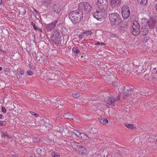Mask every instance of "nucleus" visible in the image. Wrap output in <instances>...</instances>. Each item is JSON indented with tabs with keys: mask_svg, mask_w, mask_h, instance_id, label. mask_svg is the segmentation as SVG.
I'll use <instances>...</instances> for the list:
<instances>
[{
	"mask_svg": "<svg viewBox=\"0 0 157 157\" xmlns=\"http://www.w3.org/2000/svg\"><path fill=\"white\" fill-rule=\"evenodd\" d=\"M149 39V37L147 36L144 37L143 38V41L144 42L146 43Z\"/></svg>",
	"mask_w": 157,
	"mask_h": 157,
	"instance_id": "42",
	"label": "nucleus"
},
{
	"mask_svg": "<svg viewBox=\"0 0 157 157\" xmlns=\"http://www.w3.org/2000/svg\"><path fill=\"white\" fill-rule=\"evenodd\" d=\"M124 125L128 128L132 129L134 128V125L133 124H129L126 123L124 124Z\"/></svg>",
	"mask_w": 157,
	"mask_h": 157,
	"instance_id": "27",
	"label": "nucleus"
},
{
	"mask_svg": "<svg viewBox=\"0 0 157 157\" xmlns=\"http://www.w3.org/2000/svg\"><path fill=\"white\" fill-rule=\"evenodd\" d=\"M49 74L50 73H48L47 74L44 73L43 76L44 78V79L46 78L47 80H48V81H50V80H52V79H51V78H50L49 77H48V75H49Z\"/></svg>",
	"mask_w": 157,
	"mask_h": 157,
	"instance_id": "31",
	"label": "nucleus"
},
{
	"mask_svg": "<svg viewBox=\"0 0 157 157\" xmlns=\"http://www.w3.org/2000/svg\"><path fill=\"white\" fill-rule=\"evenodd\" d=\"M122 69V72H123L124 74H127L129 73V67L128 65H125L123 66Z\"/></svg>",
	"mask_w": 157,
	"mask_h": 157,
	"instance_id": "17",
	"label": "nucleus"
},
{
	"mask_svg": "<svg viewBox=\"0 0 157 157\" xmlns=\"http://www.w3.org/2000/svg\"><path fill=\"white\" fill-rule=\"evenodd\" d=\"M105 44L103 43H100V45H105Z\"/></svg>",
	"mask_w": 157,
	"mask_h": 157,
	"instance_id": "58",
	"label": "nucleus"
},
{
	"mask_svg": "<svg viewBox=\"0 0 157 157\" xmlns=\"http://www.w3.org/2000/svg\"><path fill=\"white\" fill-rule=\"evenodd\" d=\"M2 137H4L5 138H10L9 137V136L7 135V133L6 132H5L3 133V134L2 135Z\"/></svg>",
	"mask_w": 157,
	"mask_h": 157,
	"instance_id": "37",
	"label": "nucleus"
},
{
	"mask_svg": "<svg viewBox=\"0 0 157 157\" xmlns=\"http://www.w3.org/2000/svg\"><path fill=\"white\" fill-rule=\"evenodd\" d=\"M31 25H32L33 27L34 26V25H35V24L32 22L31 23Z\"/></svg>",
	"mask_w": 157,
	"mask_h": 157,
	"instance_id": "55",
	"label": "nucleus"
},
{
	"mask_svg": "<svg viewBox=\"0 0 157 157\" xmlns=\"http://www.w3.org/2000/svg\"><path fill=\"white\" fill-rule=\"evenodd\" d=\"M151 73V76L152 78H157V70L156 68H154L152 70Z\"/></svg>",
	"mask_w": 157,
	"mask_h": 157,
	"instance_id": "22",
	"label": "nucleus"
},
{
	"mask_svg": "<svg viewBox=\"0 0 157 157\" xmlns=\"http://www.w3.org/2000/svg\"><path fill=\"white\" fill-rule=\"evenodd\" d=\"M33 141L34 142H36V138H34L33 139Z\"/></svg>",
	"mask_w": 157,
	"mask_h": 157,
	"instance_id": "56",
	"label": "nucleus"
},
{
	"mask_svg": "<svg viewBox=\"0 0 157 157\" xmlns=\"http://www.w3.org/2000/svg\"><path fill=\"white\" fill-rule=\"evenodd\" d=\"M68 16L73 24H77L80 22L83 19V12L78 9L76 10L72 11L69 14Z\"/></svg>",
	"mask_w": 157,
	"mask_h": 157,
	"instance_id": "1",
	"label": "nucleus"
},
{
	"mask_svg": "<svg viewBox=\"0 0 157 157\" xmlns=\"http://www.w3.org/2000/svg\"><path fill=\"white\" fill-rule=\"evenodd\" d=\"M133 29L132 31V34L135 36L137 35L140 32V25L139 22L136 21H134L132 24Z\"/></svg>",
	"mask_w": 157,
	"mask_h": 157,
	"instance_id": "5",
	"label": "nucleus"
},
{
	"mask_svg": "<svg viewBox=\"0 0 157 157\" xmlns=\"http://www.w3.org/2000/svg\"><path fill=\"white\" fill-rule=\"evenodd\" d=\"M132 90L133 91V92H132V94H134V97L136 96H137V93L138 92V90L136 89L135 90Z\"/></svg>",
	"mask_w": 157,
	"mask_h": 157,
	"instance_id": "39",
	"label": "nucleus"
},
{
	"mask_svg": "<svg viewBox=\"0 0 157 157\" xmlns=\"http://www.w3.org/2000/svg\"><path fill=\"white\" fill-rule=\"evenodd\" d=\"M58 99V98H53L51 99V101L52 102L53 106H56L57 105Z\"/></svg>",
	"mask_w": 157,
	"mask_h": 157,
	"instance_id": "25",
	"label": "nucleus"
},
{
	"mask_svg": "<svg viewBox=\"0 0 157 157\" xmlns=\"http://www.w3.org/2000/svg\"><path fill=\"white\" fill-rule=\"evenodd\" d=\"M146 66L140 65L137 67L136 68V71L138 74L141 72H144L145 70L146 69Z\"/></svg>",
	"mask_w": 157,
	"mask_h": 157,
	"instance_id": "13",
	"label": "nucleus"
},
{
	"mask_svg": "<svg viewBox=\"0 0 157 157\" xmlns=\"http://www.w3.org/2000/svg\"><path fill=\"white\" fill-rule=\"evenodd\" d=\"M29 68L32 69L33 67L32 65L31 64H29Z\"/></svg>",
	"mask_w": 157,
	"mask_h": 157,
	"instance_id": "54",
	"label": "nucleus"
},
{
	"mask_svg": "<svg viewBox=\"0 0 157 157\" xmlns=\"http://www.w3.org/2000/svg\"><path fill=\"white\" fill-rule=\"evenodd\" d=\"M79 10L82 11L86 13H89L92 10V7L90 5L88 2H84L80 3L79 4L78 8Z\"/></svg>",
	"mask_w": 157,
	"mask_h": 157,
	"instance_id": "3",
	"label": "nucleus"
},
{
	"mask_svg": "<svg viewBox=\"0 0 157 157\" xmlns=\"http://www.w3.org/2000/svg\"><path fill=\"white\" fill-rule=\"evenodd\" d=\"M77 151L78 153L82 155H84L87 153V151L86 148L84 147L81 146Z\"/></svg>",
	"mask_w": 157,
	"mask_h": 157,
	"instance_id": "12",
	"label": "nucleus"
},
{
	"mask_svg": "<svg viewBox=\"0 0 157 157\" xmlns=\"http://www.w3.org/2000/svg\"><path fill=\"white\" fill-rule=\"evenodd\" d=\"M51 2V0H42V5L46 7H48Z\"/></svg>",
	"mask_w": 157,
	"mask_h": 157,
	"instance_id": "19",
	"label": "nucleus"
},
{
	"mask_svg": "<svg viewBox=\"0 0 157 157\" xmlns=\"http://www.w3.org/2000/svg\"><path fill=\"white\" fill-rule=\"evenodd\" d=\"M58 20H55L51 23L48 24L46 26V29L48 31H50L54 29L58 22Z\"/></svg>",
	"mask_w": 157,
	"mask_h": 157,
	"instance_id": "10",
	"label": "nucleus"
},
{
	"mask_svg": "<svg viewBox=\"0 0 157 157\" xmlns=\"http://www.w3.org/2000/svg\"><path fill=\"white\" fill-rule=\"evenodd\" d=\"M27 73L28 75H32L33 74V72L30 70H29L27 71Z\"/></svg>",
	"mask_w": 157,
	"mask_h": 157,
	"instance_id": "40",
	"label": "nucleus"
},
{
	"mask_svg": "<svg viewBox=\"0 0 157 157\" xmlns=\"http://www.w3.org/2000/svg\"><path fill=\"white\" fill-rule=\"evenodd\" d=\"M33 29L35 30H36L37 29H39V28L36 27V25H34V26L33 27Z\"/></svg>",
	"mask_w": 157,
	"mask_h": 157,
	"instance_id": "50",
	"label": "nucleus"
},
{
	"mask_svg": "<svg viewBox=\"0 0 157 157\" xmlns=\"http://www.w3.org/2000/svg\"><path fill=\"white\" fill-rule=\"evenodd\" d=\"M138 2H140V4L142 6L146 5L147 0H138Z\"/></svg>",
	"mask_w": 157,
	"mask_h": 157,
	"instance_id": "28",
	"label": "nucleus"
},
{
	"mask_svg": "<svg viewBox=\"0 0 157 157\" xmlns=\"http://www.w3.org/2000/svg\"><path fill=\"white\" fill-rule=\"evenodd\" d=\"M52 11L57 13H59L61 10L59 5L56 2H54L52 3Z\"/></svg>",
	"mask_w": 157,
	"mask_h": 157,
	"instance_id": "11",
	"label": "nucleus"
},
{
	"mask_svg": "<svg viewBox=\"0 0 157 157\" xmlns=\"http://www.w3.org/2000/svg\"><path fill=\"white\" fill-rule=\"evenodd\" d=\"M52 156L53 157H60V156L54 152L51 153Z\"/></svg>",
	"mask_w": 157,
	"mask_h": 157,
	"instance_id": "33",
	"label": "nucleus"
},
{
	"mask_svg": "<svg viewBox=\"0 0 157 157\" xmlns=\"http://www.w3.org/2000/svg\"><path fill=\"white\" fill-rule=\"evenodd\" d=\"M139 152L140 153H141V152H142V151H140Z\"/></svg>",
	"mask_w": 157,
	"mask_h": 157,
	"instance_id": "62",
	"label": "nucleus"
},
{
	"mask_svg": "<svg viewBox=\"0 0 157 157\" xmlns=\"http://www.w3.org/2000/svg\"><path fill=\"white\" fill-rule=\"evenodd\" d=\"M78 38L80 40L82 39L83 38V36L82 35H80L79 36Z\"/></svg>",
	"mask_w": 157,
	"mask_h": 157,
	"instance_id": "48",
	"label": "nucleus"
},
{
	"mask_svg": "<svg viewBox=\"0 0 157 157\" xmlns=\"http://www.w3.org/2000/svg\"><path fill=\"white\" fill-rule=\"evenodd\" d=\"M37 95H36V94L33 92L30 93V95H29L30 97L32 98H35Z\"/></svg>",
	"mask_w": 157,
	"mask_h": 157,
	"instance_id": "32",
	"label": "nucleus"
},
{
	"mask_svg": "<svg viewBox=\"0 0 157 157\" xmlns=\"http://www.w3.org/2000/svg\"><path fill=\"white\" fill-rule=\"evenodd\" d=\"M59 120V116H57L56 120H55V122L56 123H57V122H58Z\"/></svg>",
	"mask_w": 157,
	"mask_h": 157,
	"instance_id": "46",
	"label": "nucleus"
},
{
	"mask_svg": "<svg viewBox=\"0 0 157 157\" xmlns=\"http://www.w3.org/2000/svg\"><path fill=\"white\" fill-rule=\"evenodd\" d=\"M2 70V68L1 67H0V71Z\"/></svg>",
	"mask_w": 157,
	"mask_h": 157,
	"instance_id": "60",
	"label": "nucleus"
},
{
	"mask_svg": "<svg viewBox=\"0 0 157 157\" xmlns=\"http://www.w3.org/2000/svg\"><path fill=\"white\" fill-rule=\"evenodd\" d=\"M155 12H156L157 13V3L156 4L155 6Z\"/></svg>",
	"mask_w": 157,
	"mask_h": 157,
	"instance_id": "47",
	"label": "nucleus"
},
{
	"mask_svg": "<svg viewBox=\"0 0 157 157\" xmlns=\"http://www.w3.org/2000/svg\"><path fill=\"white\" fill-rule=\"evenodd\" d=\"M19 73L21 75H23L24 73V71L23 70H21V69H20V70L19 71Z\"/></svg>",
	"mask_w": 157,
	"mask_h": 157,
	"instance_id": "45",
	"label": "nucleus"
},
{
	"mask_svg": "<svg viewBox=\"0 0 157 157\" xmlns=\"http://www.w3.org/2000/svg\"><path fill=\"white\" fill-rule=\"evenodd\" d=\"M64 117L67 119H68L73 120L74 117L73 115L70 113H65L63 115Z\"/></svg>",
	"mask_w": 157,
	"mask_h": 157,
	"instance_id": "18",
	"label": "nucleus"
},
{
	"mask_svg": "<svg viewBox=\"0 0 157 157\" xmlns=\"http://www.w3.org/2000/svg\"><path fill=\"white\" fill-rule=\"evenodd\" d=\"M148 25L150 29H152L153 28L155 25L154 21H149L148 22Z\"/></svg>",
	"mask_w": 157,
	"mask_h": 157,
	"instance_id": "26",
	"label": "nucleus"
},
{
	"mask_svg": "<svg viewBox=\"0 0 157 157\" xmlns=\"http://www.w3.org/2000/svg\"><path fill=\"white\" fill-rule=\"evenodd\" d=\"M6 121H1L0 120V125L1 126H3L6 125Z\"/></svg>",
	"mask_w": 157,
	"mask_h": 157,
	"instance_id": "38",
	"label": "nucleus"
},
{
	"mask_svg": "<svg viewBox=\"0 0 157 157\" xmlns=\"http://www.w3.org/2000/svg\"><path fill=\"white\" fill-rule=\"evenodd\" d=\"M60 105H61V106L62 105L61 104H60Z\"/></svg>",
	"mask_w": 157,
	"mask_h": 157,
	"instance_id": "63",
	"label": "nucleus"
},
{
	"mask_svg": "<svg viewBox=\"0 0 157 157\" xmlns=\"http://www.w3.org/2000/svg\"><path fill=\"white\" fill-rule=\"evenodd\" d=\"M51 39L55 43L60 44L62 41L61 36L59 31L56 30L53 31L51 34Z\"/></svg>",
	"mask_w": 157,
	"mask_h": 157,
	"instance_id": "4",
	"label": "nucleus"
},
{
	"mask_svg": "<svg viewBox=\"0 0 157 157\" xmlns=\"http://www.w3.org/2000/svg\"><path fill=\"white\" fill-rule=\"evenodd\" d=\"M2 4V0H0V5Z\"/></svg>",
	"mask_w": 157,
	"mask_h": 157,
	"instance_id": "59",
	"label": "nucleus"
},
{
	"mask_svg": "<svg viewBox=\"0 0 157 157\" xmlns=\"http://www.w3.org/2000/svg\"><path fill=\"white\" fill-rule=\"evenodd\" d=\"M30 113L31 114L34 115L36 117H37L38 116V115L37 114L35 113V112H33L30 111Z\"/></svg>",
	"mask_w": 157,
	"mask_h": 157,
	"instance_id": "44",
	"label": "nucleus"
},
{
	"mask_svg": "<svg viewBox=\"0 0 157 157\" xmlns=\"http://www.w3.org/2000/svg\"><path fill=\"white\" fill-rule=\"evenodd\" d=\"M110 10V9H109V13H110V12H111V10Z\"/></svg>",
	"mask_w": 157,
	"mask_h": 157,
	"instance_id": "61",
	"label": "nucleus"
},
{
	"mask_svg": "<svg viewBox=\"0 0 157 157\" xmlns=\"http://www.w3.org/2000/svg\"><path fill=\"white\" fill-rule=\"evenodd\" d=\"M109 18L111 24L113 25L121 21V16L117 13L114 12L109 13Z\"/></svg>",
	"mask_w": 157,
	"mask_h": 157,
	"instance_id": "2",
	"label": "nucleus"
},
{
	"mask_svg": "<svg viewBox=\"0 0 157 157\" xmlns=\"http://www.w3.org/2000/svg\"><path fill=\"white\" fill-rule=\"evenodd\" d=\"M80 94L79 93L76 94H72V96L75 98H77L80 96Z\"/></svg>",
	"mask_w": 157,
	"mask_h": 157,
	"instance_id": "36",
	"label": "nucleus"
},
{
	"mask_svg": "<svg viewBox=\"0 0 157 157\" xmlns=\"http://www.w3.org/2000/svg\"><path fill=\"white\" fill-rule=\"evenodd\" d=\"M72 51L74 52V53H78L80 52V50H79L77 49L75 47H73L72 48Z\"/></svg>",
	"mask_w": 157,
	"mask_h": 157,
	"instance_id": "35",
	"label": "nucleus"
},
{
	"mask_svg": "<svg viewBox=\"0 0 157 157\" xmlns=\"http://www.w3.org/2000/svg\"><path fill=\"white\" fill-rule=\"evenodd\" d=\"M107 103L113 106L115 105L114 101V98L113 97H109L108 98V102Z\"/></svg>",
	"mask_w": 157,
	"mask_h": 157,
	"instance_id": "21",
	"label": "nucleus"
},
{
	"mask_svg": "<svg viewBox=\"0 0 157 157\" xmlns=\"http://www.w3.org/2000/svg\"><path fill=\"white\" fill-rule=\"evenodd\" d=\"M44 148H43L42 149L38 148L36 149V152L37 154H41L43 151L44 152Z\"/></svg>",
	"mask_w": 157,
	"mask_h": 157,
	"instance_id": "30",
	"label": "nucleus"
},
{
	"mask_svg": "<svg viewBox=\"0 0 157 157\" xmlns=\"http://www.w3.org/2000/svg\"><path fill=\"white\" fill-rule=\"evenodd\" d=\"M3 51V50L1 49V47L0 46V52H2Z\"/></svg>",
	"mask_w": 157,
	"mask_h": 157,
	"instance_id": "57",
	"label": "nucleus"
},
{
	"mask_svg": "<svg viewBox=\"0 0 157 157\" xmlns=\"http://www.w3.org/2000/svg\"><path fill=\"white\" fill-rule=\"evenodd\" d=\"M3 119V116L2 114H0V119Z\"/></svg>",
	"mask_w": 157,
	"mask_h": 157,
	"instance_id": "52",
	"label": "nucleus"
},
{
	"mask_svg": "<svg viewBox=\"0 0 157 157\" xmlns=\"http://www.w3.org/2000/svg\"><path fill=\"white\" fill-rule=\"evenodd\" d=\"M118 24V26H119V29L120 30H126V25L120 22H119Z\"/></svg>",
	"mask_w": 157,
	"mask_h": 157,
	"instance_id": "23",
	"label": "nucleus"
},
{
	"mask_svg": "<svg viewBox=\"0 0 157 157\" xmlns=\"http://www.w3.org/2000/svg\"><path fill=\"white\" fill-rule=\"evenodd\" d=\"M121 13L122 17L125 19L128 18L130 15V10L129 7L127 5L123 6L122 8Z\"/></svg>",
	"mask_w": 157,
	"mask_h": 157,
	"instance_id": "9",
	"label": "nucleus"
},
{
	"mask_svg": "<svg viewBox=\"0 0 157 157\" xmlns=\"http://www.w3.org/2000/svg\"><path fill=\"white\" fill-rule=\"evenodd\" d=\"M92 33L91 31L90 30H88L85 31L84 32V33L86 34L87 35H91Z\"/></svg>",
	"mask_w": 157,
	"mask_h": 157,
	"instance_id": "34",
	"label": "nucleus"
},
{
	"mask_svg": "<svg viewBox=\"0 0 157 157\" xmlns=\"http://www.w3.org/2000/svg\"><path fill=\"white\" fill-rule=\"evenodd\" d=\"M1 110H2V112L3 113H5L6 112V109H5V107L4 106L2 107V108H1Z\"/></svg>",
	"mask_w": 157,
	"mask_h": 157,
	"instance_id": "43",
	"label": "nucleus"
},
{
	"mask_svg": "<svg viewBox=\"0 0 157 157\" xmlns=\"http://www.w3.org/2000/svg\"><path fill=\"white\" fill-rule=\"evenodd\" d=\"M140 32L142 33V35L144 36L146 35L148 33V28L145 26H142Z\"/></svg>",
	"mask_w": 157,
	"mask_h": 157,
	"instance_id": "16",
	"label": "nucleus"
},
{
	"mask_svg": "<svg viewBox=\"0 0 157 157\" xmlns=\"http://www.w3.org/2000/svg\"><path fill=\"white\" fill-rule=\"evenodd\" d=\"M72 148L75 150H78L82 146L81 144L76 142L73 141L71 143Z\"/></svg>",
	"mask_w": 157,
	"mask_h": 157,
	"instance_id": "14",
	"label": "nucleus"
},
{
	"mask_svg": "<svg viewBox=\"0 0 157 157\" xmlns=\"http://www.w3.org/2000/svg\"><path fill=\"white\" fill-rule=\"evenodd\" d=\"M3 53H4L5 54H6V55H7L8 54V52L6 51H4L3 50V51L2 52Z\"/></svg>",
	"mask_w": 157,
	"mask_h": 157,
	"instance_id": "53",
	"label": "nucleus"
},
{
	"mask_svg": "<svg viewBox=\"0 0 157 157\" xmlns=\"http://www.w3.org/2000/svg\"><path fill=\"white\" fill-rule=\"evenodd\" d=\"M133 91L132 90L131 87L128 86H125L123 93V98H125L126 97L130 96L132 98H134V95L132 94V92Z\"/></svg>",
	"mask_w": 157,
	"mask_h": 157,
	"instance_id": "8",
	"label": "nucleus"
},
{
	"mask_svg": "<svg viewBox=\"0 0 157 157\" xmlns=\"http://www.w3.org/2000/svg\"><path fill=\"white\" fill-rule=\"evenodd\" d=\"M94 45L96 46H99L100 45V43L99 42L95 43Z\"/></svg>",
	"mask_w": 157,
	"mask_h": 157,
	"instance_id": "49",
	"label": "nucleus"
},
{
	"mask_svg": "<svg viewBox=\"0 0 157 157\" xmlns=\"http://www.w3.org/2000/svg\"><path fill=\"white\" fill-rule=\"evenodd\" d=\"M96 4L100 10L105 11L107 8L108 2L107 0H98Z\"/></svg>",
	"mask_w": 157,
	"mask_h": 157,
	"instance_id": "6",
	"label": "nucleus"
},
{
	"mask_svg": "<svg viewBox=\"0 0 157 157\" xmlns=\"http://www.w3.org/2000/svg\"><path fill=\"white\" fill-rule=\"evenodd\" d=\"M120 94H118L116 98H114V102L117 101H118L120 100Z\"/></svg>",
	"mask_w": 157,
	"mask_h": 157,
	"instance_id": "41",
	"label": "nucleus"
},
{
	"mask_svg": "<svg viewBox=\"0 0 157 157\" xmlns=\"http://www.w3.org/2000/svg\"><path fill=\"white\" fill-rule=\"evenodd\" d=\"M80 136L82 140L84 141H87L89 140V137L84 133H81Z\"/></svg>",
	"mask_w": 157,
	"mask_h": 157,
	"instance_id": "20",
	"label": "nucleus"
},
{
	"mask_svg": "<svg viewBox=\"0 0 157 157\" xmlns=\"http://www.w3.org/2000/svg\"><path fill=\"white\" fill-rule=\"evenodd\" d=\"M72 132L78 137L80 136L81 134L78 130H73Z\"/></svg>",
	"mask_w": 157,
	"mask_h": 157,
	"instance_id": "29",
	"label": "nucleus"
},
{
	"mask_svg": "<svg viewBox=\"0 0 157 157\" xmlns=\"http://www.w3.org/2000/svg\"><path fill=\"white\" fill-rule=\"evenodd\" d=\"M103 10H97L94 12L93 14V17L98 21H102L105 18V15Z\"/></svg>",
	"mask_w": 157,
	"mask_h": 157,
	"instance_id": "7",
	"label": "nucleus"
},
{
	"mask_svg": "<svg viewBox=\"0 0 157 157\" xmlns=\"http://www.w3.org/2000/svg\"><path fill=\"white\" fill-rule=\"evenodd\" d=\"M113 84L115 86H116V87L118 86L117 85L116 83L115 82H113Z\"/></svg>",
	"mask_w": 157,
	"mask_h": 157,
	"instance_id": "51",
	"label": "nucleus"
},
{
	"mask_svg": "<svg viewBox=\"0 0 157 157\" xmlns=\"http://www.w3.org/2000/svg\"><path fill=\"white\" fill-rule=\"evenodd\" d=\"M121 2V0H111V5L112 8L118 7L120 5Z\"/></svg>",
	"mask_w": 157,
	"mask_h": 157,
	"instance_id": "15",
	"label": "nucleus"
},
{
	"mask_svg": "<svg viewBox=\"0 0 157 157\" xmlns=\"http://www.w3.org/2000/svg\"><path fill=\"white\" fill-rule=\"evenodd\" d=\"M99 120L101 123L103 124H107L108 122V120L104 118L101 117L99 118Z\"/></svg>",
	"mask_w": 157,
	"mask_h": 157,
	"instance_id": "24",
	"label": "nucleus"
}]
</instances>
